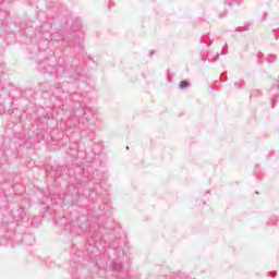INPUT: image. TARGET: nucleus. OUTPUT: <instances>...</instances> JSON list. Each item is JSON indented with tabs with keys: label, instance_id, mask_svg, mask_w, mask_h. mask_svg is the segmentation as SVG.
Masks as SVG:
<instances>
[{
	"label": "nucleus",
	"instance_id": "f257e3e1",
	"mask_svg": "<svg viewBox=\"0 0 279 279\" xmlns=\"http://www.w3.org/2000/svg\"><path fill=\"white\" fill-rule=\"evenodd\" d=\"M186 86H189V82H186V81L180 82V88H186Z\"/></svg>",
	"mask_w": 279,
	"mask_h": 279
}]
</instances>
